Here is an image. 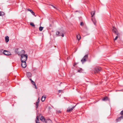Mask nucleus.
Listing matches in <instances>:
<instances>
[{
	"instance_id": "1",
	"label": "nucleus",
	"mask_w": 123,
	"mask_h": 123,
	"mask_svg": "<svg viewBox=\"0 0 123 123\" xmlns=\"http://www.w3.org/2000/svg\"><path fill=\"white\" fill-rule=\"evenodd\" d=\"M21 62H25L27 60L28 56L27 54H25L21 56Z\"/></svg>"
},
{
	"instance_id": "2",
	"label": "nucleus",
	"mask_w": 123,
	"mask_h": 123,
	"mask_svg": "<svg viewBox=\"0 0 123 123\" xmlns=\"http://www.w3.org/2000/svg\"><path fill=\"white\" fill-rule=\"evenodd\" d=\"M101 68L99 67H95L94 70V73H99L101 71Z\"/></svg>"
},
{
	"instance_id": "3",
	"label": "nucleus",
	"mask_w": 123,
	"mask_h": 123,
	"mask_svg": "<svg viewBox=\"0 0 123 123\" xmlns=\"http://www.w3.org/2000/svg\"><path fill=\"white\" fill-rule=\"evenodd\" d=\"M112 32L116 34L118 36H119L120 34L118 32L116 29L114 27H113V28L112 30Z\"/></svg>"
},
{
	"instance_id": "4",
	"label": "nucleus",
	"mask_w": 123,
	"mask_h": 123,
	"mask_svg": "<svg viewBox=\"0 0 123 123\" xmlns=\"http://www.w3.org/2000/svg\"><path fill=\"white\" fill-rule=\"evenodd\" d=\"M120 114L122 116L118 117L117 119L116 120L117 122L120 121L121 119H123V110L120 113Z\"/></svg>"
},
{
	"instance_id": "5",
	"label": "nucleus",
	"mask_w": 123,
	"mask_h": 123,
	"mask_svg": "<svg viewBox=\"0 0 123 123\" xmlns=\"http://www.w3.org/2000/svg\"><path fill=\"white\" fill-rule=\"evenodd\" d=\"M88 57V55H86L83 57V59L81 60V61L82 63H83L84 62L86 61V59H87Z\"/></svg>"
},
{
	"instance_id": "6",
	"label": "nucleus",
	"mask_w": 123,
	"mask_h": 123,
	"mask_svg": "<svg viewBox=\"0 0 123 123\" xmlns=\"http://www.w3.org/2000/svg\"><path fill=\"white\" fill-rule=\"evenodd\" d=\"M25 52L24 50H22L18 52H17V54L18 55H20L21 56L22 55L25 54Z\"/></svg>"
},
{
	"instance_id": "7",
	"label": "nucleus",
	"mask_w": 123,
	"mask_h": 123,
	"mask_svg": "<svg viewBox=\"0 0 123 123\" xmlns=\"http://www.w3.org/2000/svg\"><path fill=\"white\" fill-rule=\"evenodd\" d=\"M3 53L5 55H11V53L10 52L6 50H4Z\"/></svg>"
},
{
	"instance_id": "8",
	"label": "nucleus",
	"mask_w": 123,
	"mask_h": 123,
	"mask_svg": "<svg viewBox=\"0 0 123 123\" xmlns=\"http://www.w3.org/2000/svg\"><path fill=\"white\" fill-rule=\"evenodd\" d=\"M22 62L21 66L22 67L25 68L26 66V63L25 62Z\"/></svg>"
},
{
	"instance_id": "9",
	"label": "nucleus",
	"mask_w": 123,
	"mask_h": 123,
	"mask_svg": "<svg viewBox=\"0 0 123 123\" xmlns=\"http://www.w3.org/2000/svg\"><path fill=\"white\" fill-rule=\"evenodd\" d=\"M56 35H58V36H62V37H63L64 36V35L63 33H60V32L58 31H57L56 32Z\"/></svg>"
},
{
	"instance_id": "10",
	"label": "nucleus",
	"mask_w": 123,
	"mask_h": 123,
	"mask_svg": "<svg viewBox=\"0 0 123 123\" xmlns=\"http://www.w3.org/2000/svg\"><path fill=\"white\" fill-rule=\"evenodd\" d=\"M74 107H75V106L73 107L72 108H68L67 109V112H69L70 111H72V110H73V109H74Z\"/></svg>"
},
{
	"instance_id": "11",
	"label": "nucleus",
	"mask_w": 123,
	"mask_h": 123,
	"mask_svg": "<svg viewBox=\"0 0 123 123\" xmlns=\"http://www.w3.org/2000/svg\"><path fill=\"white\" fill-rule=\"evenodd\" d=\"M27 75L28 77H31V74L30 72H27Z\"/></svg>"
},
{
	"instance_id": "12",
	"label": "nucleus",
	"mask_w": 123,
	"mask_h": 123,
	"mask_svg": "<svg viewBox=\"0 0 123 123\" xmlns=\"http://www.w3.org/2000/svg\"><path fill=\"white\" fill-rule=\"evenodd\" d=\"M5 40L6 42V43L8 42L9 40V37L7 36H6L5 38Z\"/></svg>"
},
{
	"instance_id": "13",
	"label": "nucleus",
	"mask_w": 123,
	"mask_h": 123,
	"mask_svg": "<svg viewBox=\"0 0 123 123\" xmlns=\"http://www.w3.org/2000/svg\"><path fill=\"white\" fill-rule=\"evenodd\" d=\"M40 120L43 122L45 121V119L43 116H42L41 117Z\"/></svg>"
},
{
	"instance_id": "14",
	"label": "nucleus",
	"mask_w": 123,
	"mask_h": 123,
	"mask_svg": "<svg viewBox=\"0 0 123 123\" xmlns=\"http://www.w3.org/2000/svg\"><path fill=\"white\" fill-rule=\"evenodd\" d=\"M46 98V97L44 95L42 97V98H41V100L43 102L44 101L45 99Z\"/></svg>"
},
{
	"instance_id": "15",
	"label": "nucleus",
	"mask_w": 123,
	"mask_h": 123,
	"mask_svg": "<svg viewBox=\"0 0 123 123\" xmlns=\"http://www.w3.org/2000/svg\"><path fill=\"white\" fill-rule=\"evenodd\" d=\"M92 20L93 22V23H94V25H96V20L94 19H93L92 18Z\"/></svg>"
},
{
	"instance_id": "16",
	"label": "nucleus",
	"mask_w": 123,
	"mask_h": 123,
	"mask_svg": "<svg viewBox=\"0 0 123 123\" xmlns=\"http://www.w3.org/2000/svg\"><path fill=\"white\" fill-rule=\"evenodd\" d=\"M52 122L51 120L50 119L47 120L46 121V123H52Z\"/></svg>"
},
{
	"instance_id": "17",
	"label": "nucleus",
	"mask_w": 123,
	"mask_h": 123,
	"mask_svg": "<svg viewBox=\"0 0 123 123\" xmlns=\"http://www.w3.org/2000/svg\"><path fill=\"white\" fill-rule=\"evenodd\" d=\"M95 14V11H92V12H91V16L92 17H93V15H94Z\"/></svg>"
},
{
	"instance_id": "18",
	"label": "nucleus",
	"mask_w": 123,
	"mask_h": 123,
	"mask_svg": "<svg viewBox=\"0 0 123 123\" xmlns=\"http://www.w3.org/2000/svg\"><path fill=\"white\" fill-rule=\"evenodd\" d=\"M77 38L78 40H79L80 39V35L79 34L77 36Z\"/></svg>"
},
{
	"instance_id": "19",
	"label": "nucleus",
	"mask_w": 123,
	"mask_h": 123,
	"mask_svg": "<svg viewBox=\"0 0 123 123\" xmlns=\"http://www.w3.org/2000/svg\"><path fill=\"white\" fill-rule=\"evenodd\" d=\"M108 100V98L107 97H104L102 99L103 101H106Z\"/></svg>"
},
{
	"instance_id": "20",
	"label": "nucleus",
	"mask_w": 123,
	"mask_h": 123,
	"mask_svg": "<svg viewBox=\"0 0 123 123\" xmlns=\"http://www.w3.org/2000/svg\"><path fill=\"white\" fill-rule=\"evenodd\" d=\"M39 103H38L37 102H36V108L37 109L38 108L39 106Z\"/></svg>"
},
{
	"instance_id": "21",
	"label": "nucleus",
	"mask_w": 123,
	"mask_h": 123,
	"mask_svg": "<svg viewBox=\"0 0 123 123\" xmlns=\"http://www.w3.org/2000/svg\"><path fill=\"white\" fill-rule=\"evenodd\" d=\"M43 29V27H39V29L40 31H42Z\"/></svg>"
},
{
	"instance_id": "22",
	"label": "nucleus",
	"mask_w": 123,
	"mask_h": 123,
	"mask_svg": "<svg viewBox=\"0 0 123 123\" xmlns=\"http://www.w3.org/2000/svg\"><path fill=\"white\" fill-rule=\"evenodd\" d=\"M30 25H31L33 27H34L35 26V25L32 22H31L30 23Z\"/></svg>"
},
{
	"instance_id": "23",
	"label": "nucleus",
	"mask_w": 123,
	"mask_h": 123,
	"mask_svg": "<svg viewBox=\"0 0 123 123\" xmlns=\"http://www.w3.org/2000/svg\"><path fill=\"white\" fill-rule=\"evenodd\" d=\"M28 11L32 13L33 12V11L31 10L30 9H28Z\"/></svg>"
},
{
	"instance_id": "24",
	"label": "nucleus",
	"mask_w": 123,
	"mask_h": 123,
	"mask_svg": "<svg viewBox=\"0 0 123 123\" xmlns=\"http://www.w3.org/2000/svg\"><path fill=\"white\" fill-rule=\"evenodd\" d=\"M30 81H31V82L32 83H34L35 82L33 81L32 79H30Z\"/></svg>"
},
{
	"instance_id": "25",
	"label": "nucleus",
	"mask_w": 123,
	"mask_h": 123,
	"mask_svg": "<svg viewBox=\"0 0 123 123\" xmlns=\"http://www.w3.org/2000/svg\"><path fill=\"white\" fill-rule=\"evenodd\" d=\"M39 101H40V100H39V98H38V99L37 100V102L38 103H39Z\"/></svg>"
},
{
	"instance_id": "26",
	"label": "nucleus",
	"mask_w": 123,
	"mask_h": 123,
	"mask_svg": "<svg viewBox=\"0 0 123 123\" xmlns=\"http://www.w3.org/2000/svg\"><path fill=\"white\" fill-rule=\"evenodd\" d=\"M82 71V69H80V70H78V72H81Z\"/></svg>"
},
{
	"instance_id": "27",
	"label": "nucleus",
	"mask_w": 123,
	"mask_h": 123,
	"mask_svg": "<svg viewBox=\"0 0 123 123\" xmlns=\"http://www.w3.org/2000/svg\"><path fill=\"white\" fill-rule=\"evenodd\" d=\"M118 36L117 35V36L114 39V40H117V38H118Z\"/></svg>"
},
{
	"instance_id": "28",
	"label": "nucleus",
	"mask_w": 123,
	"mask_h": 123,
	"mask_svg": "<svg viewBox=\"0 0 123 123\" xmlns=\"http://www.w3.org/2000/svg\"><path fill=\"white\" fill-rule=\"evenodd\" d=\"M84 25V24H83V22H81L80 23V25H81V26H82L83 25Z\"/></svg>"
},
{
	"instance_id": "29",
	"label": "nucleus",
	"mask_w": 123,
	"mask_h": 123,
	"mask_svg": "<svg viewBox=\"0 0 123 123\" xmlns=\"http://www.w3.org/2000/svg\"><path fill=\"white\" fill-rule=\"evenodd\" d=\"M2 13H3V12H0V16L2 15L3 14H2Z\"/></svg>"
},
{
	"instance_id": "30",
	"label": "nucleus",
	"mask_w": 123,
	"mask_h": 123,
	"mask_svg": "<svg viewBox=\"0 0 123 123\" xmlns=\"http://www.w3.org/2000/svg\"><path fill=\"white\" fill-rule=\"evenodd\" d=\"M32 14L33 15H34L35 16H36L35 15V13L33 12L32 13Z\"/></svg>"
},
{
	"instance_id": "31",
	"label": "nucleus",
	"mask_w": 123,
	"mask_h": 123,
	"mask_svg": "<svg viewBox=\"0 0 123 123\" xmlns=\"http://www.w3.org/2000/svg\"><path fill=\"white\" fill-rule=\"evenodd\" d=\"M57 112H58V113H60L61 112V111L60 110L57 111Z\"/></svg>"
},
{
	"instance_id": "32",
	"label": "nucleus",
	"mask_w": 123,
	"mask_h": 123,
	"mask_svg": "<svg viewBox=\"0 0 123 123\" xmlns=\"http://www.w3.org/2000/svg\"><path fill=\"white\" fill-rule=\"evenodd\" d=\"M51 6L53 7H54V8H55V9H56V8L54 6L51 5Z\"/></svg>"
},
{
	"instance_id": "33",
	"label": "nucleus",
	"mask_w": 123,
	"mask_h": 123,
	"mask_svg": "<svg viewBox=\"0 0 123 123\" xmlns=\"http://www.w3.org/2000/svg\"><path fill=\"white\" fill-rule=\"evenodd\" d=\"M32 84L33 85L35 86H36V85L35 84V82L34 83H32Z\"/></svg>"
},
{
	"instance_id": "34",
	"label": "nucleus",
	"mask_w": 123,
	"mask_h": 123,
	"mask_svg": "<svg viewBox=\"0 0 123 123\" xmlns=\"http://www.w3.org/2000/svg\"><path fill=\"white\" fill-rule=\"evenodd\" d=\"M32 84L33 85L35 86H36V85L35 84V82L34 83H32Z\"/></svg>"
},
{
	"instance_id": "35",
	"label": "nucleus",
	"mask_w": 123,
	"mask_h": 123,
	"mask_svg": "<svg viewBox=\"0 0 123 123\" xmlns=\"http://www.w3.org/2000/svg\"><path fill=\"white\" fill-rule=\"evenodd\" d=\"M35 88L36 89H37V86H35Z\"/></svg>"
},
{
	"instance_id": "36",
	"label": "nucleus",
	"mask_w": 123,
	"mask_h": 123,
	"mask_svg": "<svg viewBox=\"0 0 123 123\" xmlns=\"http://www.w3.org/2000/svg\"><path fill=\"white\" fill-rule=\"evenodd\" d=\"M2 14H3L2 15H4V13H2Z\"/></svg>"
}]
</instances>
